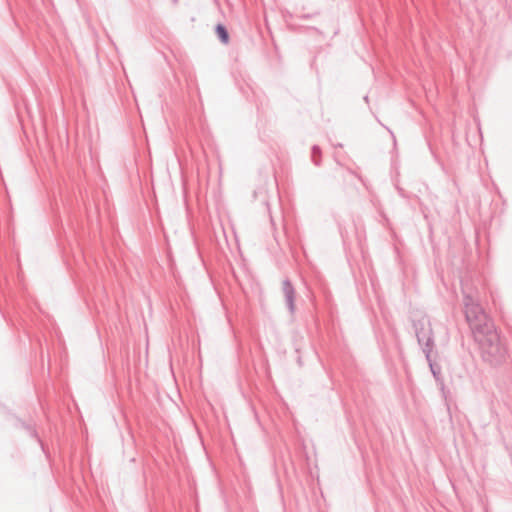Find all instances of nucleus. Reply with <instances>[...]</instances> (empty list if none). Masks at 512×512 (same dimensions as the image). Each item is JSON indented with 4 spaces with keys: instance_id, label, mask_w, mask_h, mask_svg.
I'll use <instances>...</instances> for the list:
<instances>
[{
    "instance_id": "nucleus-1",
    "label": "nucleus",
    "mask_w": 512,
    "mask_h": 512,
    "mask_svg": "<svg viewBox=\"0 0 512 512\" xmlns=\"http://www.w3.org/2000/svg\"><path fill=\"white\" fill-rule=\"evenodd\" d=\"M472 335L479 344L482 357L486 362L491 365H498L504 361L507 351L501 343L493 323L473 332Z\"/></svg>"
},
{
    "instance_id": "nucleus-2",
    "label": "nucleus",
    "mask_w": 512,
    "mask_h": 512,
    "mask_svg": "<svg viewBox=\"0 0 512 512\" xmlns=\"http://www.w3.org/2000/svg\"><path fill=\"white\" fill-rule=\"evenodd\" d=\"M463 303L465 318L472 333L492 324L482 307L470 294L464 293Z\"/></svg>"
},
{
    "instance_id": "nucleus-3",
    "label": "nucleus",
    "mask_w": 512,
    "mask_h": 512,
    "mask_svg": "<svg viewBox=\"0 0 512 512\" xmlns=\"http://www.w3.org/2000/svg\"><path fill=\"white\" fill-rule=\"evenodd\" d=\"M412 324L418 344L421 346L425 357H429V353L433 352L435 345L430 319L428 316L423 315L419 319H413Z\"/></svg>"
},
{
    "instance_id": "nucleus-4",
    "label": "nucleus",
    "mask_w": 512,
    "mask_h": 512,
    "mask_svg": "<svg viewBox=\"0 0 512 512\" xmlns=\"http://www.w3.org/2000/svg\"><path fill=\"white\" fill-rule=\"evenodd\" d=\"M282 292L284 295L285 303L287 306V309L291 316L295 313V289L289 279H285L282 282Z\"/></svg>"
},
{
    "instance_id": "nucleus-5",
    "label": "nucleus",
    "mask_w": 512,
    "mask_h": 512,
    "mask_svg": "<svg viewBox=\"0 0 512 512\" xmlns=\"http://www.w3.org/2000/svg\"><path fill=\"white\" fill-rule=\"evenodd\" d=\"M427 362H428V365H429V368L431 370V373L433 375V377L435 378L436 382L439 383L442 387V389L444 388V384H443V381H442V378H441V367L440 365H438L433 359H432V353H429V357H425Z\"/></svg>"
},
{
    "instance_id": "nucleus-6",
    "label": "nucleus",
    "mask_w": 512,
    "mask_h": 512,
    "mask_svg": "<svg viewBox=\"0 0 512 512\" xmlns=\"http://www.w3.org/2000/svg\"><path fill=\"white\" fill-rule=\"evenodd\" d=\"M215 31H216V34H217L219 40L222 43L227 44L229 42V33H228L227 28L224 25L218 24L216 26Z\"/></svg>"
},
{
    "instance_id": "nucleus-7",
    "label": "nucleus",
    "mask_w": 512,
    "mask_h": 512,
    "mask_svg": "<svg viewBox=\"0 0 512 512\" xmlns=\"http://www.w3.org/2000/svg\"><path fill=\"white\" fill-rule=\"evenodd\" d=\"M311 158L316 166L320 165L321 162V149L318 145H313L311 149Z\"/></svg>"
},
{
    "instance_id": "nucleus-8",
    "label": "nucleus",
    "mask_w": 512,
    "mask_h": 512,
    "mask_svg": "<svg viewBox=\"0 0 512 512\" xmlns=\"http://www.w3.org/2000/svg\"><path fill=\"white\" fill-rule=\"evenodd\" d=\"M26 428H27V430L30 432L31 436H33V437H37V433H36V431H35L34 429H32V428H31V427H29V426H27Z\"/></svg>"
},
{
    "instance_id": "nucleus-9",
    "label": "nucleus",
    "mask_w": 512,
    "mask_h": 512,
    "mask_svg": "<svg viewBox=\"0 0 512 512\" xmlns=\"http://www.w3.org/2000/svg\"><path fill=\"white\" fill-rule=\"evenodd\" d=\"M364 100H365L366 102H368V96H365V97H364Z\"/></svg>"
},
{
    "instance_id": "nucleus-10",
    "label": "nucleus",
    "mask_w": 512,
    "mask_h": 512,
    "mask_svg": "<svg viewBox=\"0 0 512 512\" xmlns=\"http://www.w3.org/2000/svg\"><path fill=\"white\" fill-rule=\"evenodd\" d=\"M173 2H174V3H176V2H177V0H173Z\"/></svg>"
}]
</instances>
